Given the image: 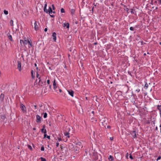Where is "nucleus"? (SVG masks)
<instances>
[{
  "mask_svg": "<svg viewBox=\"0 0 161 161\" xmlns=\"http://www.w3.org/2000/svg\"><path fill=\"white\" fill-rule=\"evenodd\" d=\"M46 78L47 77H46V79H44L43 78V75L39 77L38 78V79H39L38 82L39 85L41 86H43L45 85L46 84Z\"/></svg>",
  "mask_w": 161,
  "mask_h": 161,
  "instance_id": "f257e3e1",
  "label": "nucleus"
},
{
  "mask_svg": "<svg viewBox=\"0 0 161 161\" xmlns=\"http://www.w3.org/2000/svg\"><path fill=\"white\" fill-rule=\"evenodd\" d=\"M65 129V130L64 131V134L67 137L69 138L70 136H69L70 133L69 132L70 130V128L69 126H66Z\"/></svg>",
  "mask_w": 161,
  "mask_h": 161,
  "instance_id": "f03ea898",
  "label": "nucleus"
},
{
  "mask_svg": "<svg viewBox=\"0 0 161 161\" xmlns=\"http://www.w3.org/2000/svg\"><path fill=\"white\" fill-rule=\"evenodd\" d=\"M42 119V118L41 117L40 115H39L37 114L36 115V123H37L38 124H40L41 123Z\"/></svg>",
  "mask_w": 161,
  "mask_h": 161,
  "instance_id": "7ed1b4c3",
  "label": "nucleus"
},
{
  "mask_svg": "<svg viewBox=\"0 0 161 161\" xmlns=\"http://www.w3.org/2000/svg\"><path fill=\"white\" fill-rule=\"evenodd\" d=\"M20 108L23 113L26 112V109L25 106L22 103L20 104Z\"/></svg>",
  "mask_w": 161,
  "mask_h": 161,
  "instance_id": "20e7f679",
  "label": "nucleus"
},
{
  "mask_svg": "<svg viewBox=\"0 0 161 161\" xmlns=\"http://www.w3.org/2000/svg\"><path fill=\"white\" fill-rule=\"evenodd\" d=\"M53 82V89L55 91L57 92L58 90V89L59 88L58 87L56 86V80L55 79H54Z\"/></svg>",
  "mask_w": 161,
  "mask_h": 161,
  "instance_id": "39448f33",
  "label": "nucleus"
},
{
  "mask_svg": "<svg viewBox=\"0 0 161 161\" xmlns=\"http://www.w3.org/2000/svg\"><path fill=\"white\" fill-rule=\"evenodd\" d=\"M130 134L133 138H135L136 137V132L135 130H133L130 132Z\"/></svg>",
  "mask_w": 161,
  "mask_h": 161,
  "instance_id": "423d86ee",
  "label": "nucleus"
},
{
  "mask_svg": "<svg viewBox=\"0 0 161 161\" xmlns=\"http://www.w3.org/2000/svg\"><path fill=\"white\" fill-rule=\"evenodd\" d=\"M64 27H66V28L69 29V23H64L63 24Z\"/></svg>",
  "mask_w": 161,
  "mask_h": 161,
  "instance_id": "0eeeda50",
  "label": "nucleus"
},
{
  "mask_svg": "<svg viewBox=\"0 0 161 161\" xmlns=\"http://www.w3.org/2000/svg\"><path fill=\"white\" fill-rule=\"evenodd\" d=\"M18 68L19 70L21 71V62L19 61H18Z\"/></svg>",
  "mask_w": 161,
  "mask_h": 161,
  "instance_id": "6e6552de",
  "label": "nucleus"
},
{
  "mask_svg": "<svg viewBox=\"0 0 161 161\" xmlns=\"http://www.w3.org/2000/svg\"><path fill=\"white\" fill-rule=\"evenodd\" d=\"M34 29L36 31H37L38 30V26L36 21H35L34 23Z\"/></svg>",
  "mask_w": 161,
  "mask_h": 161,
  "instance_id": "1a4fd4ad",
  "label": "nucleus"
},
{
  "mask_svg": "<svg viewBox=\"0 0 161 161\" xmlns=\"http://www.w3.org/2000/svg\"><path fill=\"white\" fill-rule=\"evenodd\" d=\"M69 94L72 97H74V92L72 90H69L67 91Z\"/></svg>",
  "mask_w": 161,
  "mask_h": 161,
  "instance_id": "9d476101",
  "label": "nucleus"
},
{
  "mask_svg": "<svg viewBox=\"0 0 161 161\" xmlns=\"http://www.w3.org/2000/svg\"><path fill=\"white\" fill-rule=\"evenodd\" d=\"M56 33L55 32H54L52 34V36L53 37V40L54 42H55L56 40Z\"/></svg>",
  "mask_w": 161,
  "mask_h": 161,
  "instance_id": "9b49d317",
  "label": "nucleus"
},
{
  "mask_svg": "<svg viewBox=\"0 0 161 161\" xmlns=\"http://www.w3.org/2000/svg\"><path fill=\"white\" fill-rule=\"evenodd\" d=\"M24 45H26L27 44L28 38L26 37H24L23 38Z\"/></svg>",
  "mask_w": 161,
  "mask_h": 161,
  "instance_id": "f8f14e48",
  "label": "nucleus"
},
{
  "mask_svg": "<svg viewBox=\"0 0 161 161\" xmlns=\"http://www.w3.org/2000/svg\"><path fill=\"white\" fill-rule=\"evenodd\" d=\"M7 36H8V39L11 41H13V39H12V36L9 34V33H8V34H7Z\"/></svg>",
  "mask_w": 161,
  "mask_h": 161,
  "instance_id": "ddd939ff",
  "label": "nucleus"
},
{
  "mask_svg": "<svg viewBox=\"0 0 161 161\" xmlns=\"http://www.w3.org/2000/svg\"><path fill=\"white\" fill-rule=\"evenodd\" d=\"M0 117L3 120H4L6 118V115L5 114L1 115Z\"/></svg>",
  "mask_w": 161,
  "mask_h": 161,
  "instance_id": "4468645a",
  "label": "nucleus"
},
{
  "mask_svg": "<svg viewBox=\"0 0 161 161\" xmlns=\"http://www.w3.org/2000/svg\"><path fill=\"white\" fill-rule=\"evenodd\" d=\"M108 158L110 161H112L114 160L113 157L111 155H109Z\"/></svg>",
  "mask_w": 161,
  "mask_h": 161,
  "instance_id": "2eb2a0df",
  "label": "nucleus"
},
{
  "mask_svg": "<svg viewBox=\"0 0 161 161\" xmlns=\"http://www.w3.org/2000/svg\"><path fill=\"white\" fill-rule=\"evenodd\" d=\"M48 12L49 14H52L53 13V11L51 7H49V8L48 13Z\"/></svg>",
  "mask_w": 161,
  "mask_h": 161,
  "instance_id": "dca6fc26",
  "label": "nucleus"
},
{
  "mask_svg": "<svg viewBox=\"0 0 161 161\" xmlns=\"http://www.w3.org/2000/svg\"><path fill=\"white\" fill-rule=\"evenodd\" d=\"M46 132H47L46 130V129H45L44 130L43 132L42 133H44V138H46Z\"/></svg>",
  "mask_w": 161,
  "mask_h": 161,
  "instance_id": "f3484780",
  "label": "nucleus"
},
{
  "mask_svg": "<svg viewBox=\"0 0 161 161\" xmlns=\"http://www.w3.org/2000/svg\"><path fill=\"white\" fill-rule=\"evenodd\" d=\"M75 9H71V13L72 15H73L75 14Z\"/></svg>",
  "mask_w": 161,
  "mask_h": 161,
  "instance_id": "a211bd4d",
  "label": "nucleus"
},
{
  "mask_svg": "<svg viewBox=\"0 0 161 161\" xmlns=\"http://www.w3.org/2000/svg\"><path fill=\"white\" fill-rule=\"evenodd\" d=\"M29 39V38H28L27 43L30 45L31 47L32 46V43L31 42H30Z\"/></svg>",
  "mask_w": 161,
  "mask_h": 161,
  "instance_id": "6ab92c4d",
  "label": "nucleus"
},
{
  "mask_svg": "<svg viewBox=\"0 0 161 161\" xmlns=\"http://www.w3.org/2000/svg\"><path fill=\"white\" fill-rule=\"evenodd\" d=\"M123 5V6H124V7L125 8V10H126V12H127L128 13H129V12H128V11L129 10V9L128 8H127L126 7V6L125 5Z\"/></svg>",
  "mask_w": 161,
  "mask_h": 161,
  "instance_id": "aec40b11",
  "label": "nucleus"
},
{
  "mask_svg": "<svg viewBox=\"0 0 161 161\" xmlns=\"http://www.w3.org/2000/svg\"><path fill=\"white\" fill-rule=\"evenodd\" d=\"M76 144L77 146H82V143L80 142H76Z\"/></svg>",
  "mask_w": 161,
  "mask_h": 161,
  "instance_id": "412c9836",
  "label": "nucleus"
},
{
  "mask_svg": "<svg viewBox=\"0 0 161 161\" xmlns=\"http://www.w3.org/2000/svg\"><path fill=\"white\" fill-rule=\"evenodd\" d=\"M96 98V99H95V100L96 101H97V102H98V100H100V99H99L97 97V96H94L93 97V98Z\"/></svg>",
  "mask_w": 161,
  "mask_h": 161,
  "instance_id": "4be33fe9",
  "label": "nucleus"
},
{
  "mask_svg": "<svg viewBox=\"0 0 161 161\" xmlns=\"http://www.w3.org/2000/svg\"><path fill=\"white\" fill-rule=\"evenodd\" d=\"M33 70H31V74L32 78H35V75H33Z\"/></svg>",
  "mask_w": 161,
  "mask_h": 161,
  "instance_id": "5701e85b",
  "label": "nucleus"
},
{
  "mask_svg": "<svg viewBox=\"0 0 161 161\" xmlns=\"http://www.w3.org/2000/svg\"><path fill=\"white\" fill-rule=\"evenodd\" d=\"M160 107H161V105H158L157 106V108L159 110V111L161 110V108H160Z\"/></svg>",
  "mask_w": 161,
  "mask_h": 161,
  "instance_id": "b1692460",
  "label": "nucleus"
},
{
  "mask_svg": "<svg viewBox=\"0 0 161 161\" xmlns=\"http://www.w3.org/2000/svg\"><path fill=\"white\" fill-rule=\"evenodd\" d=\"M43 117L44 118H46L47 117V114L46 113H43Z\"/></svg>",
  "mask_w": 161,
  "mask_h": 161,
  "instance_id": "393cba45",
  "label": "nucleus"
},
{
  "mask_svg": "<svg viewBox=\"0 0 161 161\" xmlns=\"http://www.w3.org/2000/svg\"><path fill=\"white\" fill-rule=\"evenodd\" d=\"M13 20H11L10 22V24L11 26H13Z\"/></svg>",
  "mask_w": 161,
  "mask_h": 161,
  "instance_id": "a878e982",
  "label": "nucleus"
},
{
  "mask_svg": "<svg viewBox=\"0 0 161 161\" xmlns=\"http://www.w3.org/2000/svg\"><path fill=\"white\" fill-rule=\"evenodd\" d=\"M3 12H4V13L5 15H7L8 14V11L5 10H4Z\"/></svg>",
  "mask_w": 161,
  "mask_h": 161,
  "instance_id": "bb28decb",
  "label": "nucleus"
},
{
  "mask_svg": "<svg viewBox=\"0 0 161 161\" xmlns=\"http://www.w3.org/2000/svg\"><path fill=\"white\" fill-rule=\"evenodd\" d=\"M4 94H1L0 95V98H1L2 99V100H3L4 98Z\"/></svg>",
  "mask_w": 161,
  "mask_h": 161,
  "instance_id": "cd10ccee",
  "label": "nucleus"
},
{
  "mask_svg": "<svg viewBox=\"0 0 161 161\" xmlns=\"http://www.w3.org/2000/svg\"><path fill=\"white\" fill-rule=\"evenodd\" d=\"M40 159L41 160V161H46L45 158L43 157H42L40 158Z\"/></svg>",
  "mask_w": 161,
  "mask_h": 161,
  "instance_id": "c85d7f7f",
  "label": "nucleus"
},
{
  "mask_svg": "<svg viewBox=\"0 0 161 161\" xmlns=\"http://www.w3.org/2000/svg\"><path fill=\"white\" fill-rule=\"evenodd\" d=\"M61 13H64L65 12V10L63 8H62L60 10Z\"/></svg>",
  "mask_w": 161,
  "mask_h": 161,
  "instance_id": "c756f323",
  "label": "nucleus"
},
{
  "mask_svg": "<svg viewBox=\"0 0 161 161\" xmlns=\"http://www.w3.org/2000/svg\"><path fill=\"white\" fill-rule=\"evenodd\" d=\"M130 10H131V11H130V12L132 14H135V12H134V11H135V10H134L133 9H131Z\"/></svg>",
  "mask_w": 161,
  "mask_h": 161,
  "instance_id": "7c9ffc66",
  "label": "nucleus"
},
{
  "mask_svg": "<svg viewBox=\"0 0 161 161\" xmlns=\"http://www.w3.org/2000/svg\"><path fill=\"white\" fill-rule=\"evenodd\" d=\"M27 147H28V148L29 149H30L31 150L32 149V148L31 146H30L29 145H28L27 146Z\"/></svg>",
  "mask_w": 161,
  "mask_h": 161,
  "instance_id": "2f4dec72",
  "label": "nucleus"
},
{
  "mask_svg": "<svg viewBox=\"0 0 161 161\" xmlns=\"http://www.w3.org/2000/svg\"><path fill=\"white\" fill-rule=\"evenodd\" d=\"M130 29L131 31H133L134 30V28L132 27H130Z\"/></svg>",
  "mask_w": 161,
  "mask_h": 161,
  "instance_id": "473e14b6",
  "label": "nucleus"
},
{
  "mask_svg": "<svg viewBox=\"0 0 161 161\" xmlns=\"http://www.w3.org/2000/svg\"><path fill=\"white\" fill-rule=\"evenodd\" d=\"M41 150L42 151H44V148L43 146L41 147Z\"/></svg>",
  "mask_w": 161,
  "mask_h": 161,
  "instance_id": "72a5a7b5",
  "label": "nucleus"
},
{
  "mask_svg": "<svg viewBox=\"0 0 161 161\" xmlns=\"http://www.w3.org/2000/svg\"><path fill=\"white\" fill-rule=\"evenodd\" d=\"M144 87H146V88H147L148 87V85L147 84V83L146 82L145 84Z\"/></svg>",
  "mask_w": 161,
  "mask_h": 161,
  "instance_id": "f704fd0d",
  "label": "nucleus"
},
{
  "mask_svg": "<svg viewBox=\"0 0 161 161\" xmlns=\"http://www.w3.org/2000/svg\"><path fill=\"white\" fill-rule=\"evenodd\" d=\"M43 9H44V12H46V13H48V11L47 10V9L46 8V9H45V8H44Z\"/></svg>",
  "mask_w": 161,
  "mask_h": 161,
  "instance_id": "c9c22d12",
  "label": "nucleus"
},
{
  "mask_svg": "<svg viewBox=\"0 0 161 161\" xmlns=\"http://www.w3.org/2000/svg\"><path fill=\"white\" fill-rule=\"evenodd\" d=\"M60 148H61V151H63V149H64L63 147L62 146V145H60Z\"/></svg>",
  "mask_w": 161,
  "mask_h": 161,
  "instance_id": "e433bc0d",
  "label": "nucleus"
},
{
  "mask_svg": "<svg viewBox=\"0 0 161 161\" xmlns=\"http://www.w3.org/2000/svg\"><path fill=\"white\" fill-rule=\"evenodd\" d=\"M141 45H144V44H146V43L145 42H143L142 41L141 42Z\"/></svg>",
  "mask_w": 161,
  "mask_h": 161,
  "instance_id": "4c0bfd02",
  "label": "nucleus"
},
{
  "mask_svg": "<svg viewBox=\"0 0 161 161\" xmlns=\"http://www.w3.org/2000/svg\"><path fill=\"white\" fill-rule=\"evenodd\" d=\"M20 42L21 45H22V43H23L24 44L23 40H20Z\"/></svg>",
  "mask_w": 161,
  "mask_h": 161,
  "instance_id": "58836bf2",
  "label": "nucleus"
},
{
  "mask_svg": "<svg viewBox=\"0 0 161 161\" xmlns=\"http://www.w3.org/2000/svg\"><path fill=\"white\" fill-rule=\"evenodd\" d=\"M47 83L48 85H49L50 83V81L49 80H47Z\"/></svg>",
  "mask_w": 161,
  "mask_h": 161,
  "instance_id": "ea45409f",
  "label": "nucleus"
},
{
  "mask_svg": "<svg viewBox=\"0 0 161 161\" xmlns=\"http://www.w3.org/2000/svg\"><path fill=\"white\" fill-rule=\"evenodd\" d=\"M161 158V156H158L157 159V160H158Z\"/></svg>",
  "mask_w": 161,
  "mask_h": 161,
  "instance_id": "a19ab883",
  "label": "nucleus"
},
{
  "mask_svg": "<svg viewBox=\"0 0 161 161\" xmlns=\"http://www.w3.org/2000/svg\"><path fill=\"white\" fill-rule=\"evenodd\" d=\"M130 158L131 159H133V158L132 156V155H131V154H130Z\"/></svg>",
  "mask_w": 161,
  "mask_h": 161,
  "instance_id": "79ce46f5",
  "label": "nucleus"
},
{
  "mask_svg": "<svg viewBox=\"0 0 161 161\" xmlns=\"http://www.w3.org/2000/svg\"><path fill=\"white\" fill-rule=\"evenodd\" d=\"M46 137L49 140H50V136H47L46 135Z\"/></svg>",
  "mask_w": 161,
  "mask_h": 161,
  "instance_id": "37998d69",
  "label": "nucleus"
},
{
  "mask_svg": "<svg viewBox=\"0 0 161 161\" xmlns=\"http://www.w3.org/2000/svg\"><path fill=\"white\" fill-rule=\"evenodd\" d=\"M109 139L110 140L113 141L114 140V137H110Z\"/></svg>",
  "mask_w": 161,
  "mask_h": 161,
  "instance_id": "c03bdc74",
  "label": "nucleus"
},
{
  "mask_svg": "<svg viewBox=\"0 0 161 161\" xmlns=\"http://www.w3.org/2000/svg\"><path fill=\"white\" fill-rule=\"evenodd\" d=\"M55 158L56 156L55 155H54V158L53 159L52 161H55Z\"/></svg>",
  "mask_w": 161,
  "mask_h": 161,
  "instance_id": "a18cd8bd",
  "label": "nucleus"
},
{
  "mask_svg": "<svg viewBox=\"0 0 161 161\" xmlns=\"http://www.w3.org/2000/svg\"><path fill=\"white\" fill-rule=\"evenodd\" d=\"M37 74H36V77L37 78H39V77H39V74H38V73L37 72Z\"/></svg>",
  "mask_w": 161,
  "mask_h": 161,
  "instance_id": "49530a36",
  "label": "nucleus"
},
{
  "mask_svg": "<svg viewBox=\"0 0 161 161\" xmlns=\"http://www.w3.org/2000/svg\"><path fill=\"white\" fill-rule=\"evenodd\" d=\"M47 6V3H46L45 4L44 7V8H45V9H46V8Z\"/></svg>",
  "mask_w": 161,
  "mask_h": 161,
  "instance_id": "de8ad7c7",
  "label": "nucleus"
},
{
  "mask_svg": "<svg viewBox=\"0 0 161 161\" xmlns=\"http://www.w3.org/2000/svg\"><path fill=\"white\" fill-rule=\"evenodd\" d=\"M59 143L58 142H57L56 143V146L58 147L59 146Z\"/></svg>",
  "mask_w": 161,
  "mask_h": 161,
  "instance_id": "09e8293b",
  "label": "nucleus"
},
{
  "mask_svg": "<svg viewBox=\"0 0 161 161\" xmlns=\"http://www.w3.org/2000/svg\"><path fill=\"white\" fill-rule=\"evenodd\" d=\"M52 8H53V10H54L55 9V8H54V5L53 4H52Z\"/></svg>",
  "mask_w": 161,
  "mask_h": 161,
  "instance_id": "8fccbe9b",
  "label": "nucleus"
},
{
  "mask_svg": "<svg viewBox=\"0 0 161 161\" xmlns=\"http://www.w3.org/2000/svg\"><path fill=\"white\" fill-rule=\"evenodd\" d=\"M92 120H93L92 121H93V120H94L95 121H96V120L94 118H92Z\"/></svg>",
  "mask_w": 161,
  "mask_h": 161,
  "instance_id": "3c124183",
  "label": "nucleus"
},
{
  "mask_svg": "<svg viewBox=\"0 0 161 161\" xmlns=\"http://www.w3.org/2000/svg\"><path fill=\"white\" fill-rule=\"evenodd\" d=\"M136 91L137 92H139L140 91V90L139 89H137Z\"/></svg>",
  "mask_w": 161,
  "mask_h": 161,
  "instance_id": "603ef678",
  "label": "nucleus"
},
{
  "mask_svg": "<svg viewBox=\"0 0 161 161\" xmlns=\"http://www.w3.org/2000/svg\"><path fill=\"white\" fill-rule=\"evenodd\" d=\"M128 153H126V158H128Z\"/></svg>",
  "mask_w": 161,
  "mask_h": 161,
  "instance_id": "864d4df0",
  "label": "nucleus"
},
{
  "mask_svg": "<svg viewBox=\"0 0 161 161\" xmlns=\"http://www.w3.org/2000/svg\"><path fill=\"white\" fill-rule=\"evenodd\" d=\"M107 128L108 129H110L111 128V126L109 125H108L107 126Z\"/></svg>",
  "mask_w": 161,
  "mask_h": 161,
  "instance_id": "5fc2aeb1",
  "label": "nucleus"
},
{
  "mask_svg": "<svg viewBox=\"0 0 161 161\" xmlns=\"http://www.w3.org/2000/svg\"><path fill=\"white\" fill-rule=\"evenodd\" d=\"M47 31V28H45V29H44V31L45 32H46Z\"/></svg>",
  "mask_w": 161,
  "mask_h": 161,
  "instance_id": "6e6d98bb",
  "label": "nucleus"
},
{
  "mask_svg": "<svg viewBox=\"0 0 161 161\" xmlns=\"http://www.w3.org/2000/svg\"><path fill=\"white\" fill-rule=\"evenodd\" d=\"M49 88H50L51 90V89H52V85H49Z\"/></svg>",
  "mask_w": 161,
  "mask_h": 161,
  "instance_id": "4d7b16f0",
  "label": "nucleus"
},
{
  "mask_svg": "<svg viewBox=\"0 0 161 161\" xmlns=\"http://www.w3.org/2000/svg\"><path fill=\"white\" fill-rule=\"evenodd\" d=\"M133 104L135 105L136 106H137L136 104L135 103V101L134 102Z\"/></svg>",
  "mask_w": 161,
  "mask_h": 161,
  "instance_id": "13d9d810",
  "label": "nucleus"
},
{
  "mask_svg": "<svg viewBox=\"0 0 161 161\" xmlns=\"http://www.w3.org/2000/svg\"><path fill=\"white\" fill-rule=\"evenodd\" d=\"M34 107H35V109H36V107H37L36 105H34Z\"/></svg>",
  "mask_w": 161,
  "mask_h": 161,
  "instance_id": "bf43d9fd",
  "label": "nucleus"
},
{
  "mask_svg": "<svg viewBox=\"0 0 161 161\" xmlns=\"http://www.w3.org/2000/svg\"><path fill=\"white\" fill-rule=\"evenodd\" d=\"M58 140L59 141H61V139L60 138H58Z\"/></svg>",
  "mask_w": 161,
  "mask_h": 161,
  "instance_id": "052dcab7",
  "label": "nucleus"
},
{
  "mask_svg": "<svg viewBox=\"0 0 161 161\" xmlns=\"http://www.w3.org/2000/svg\"><path fill=\"white\" fill-rule=\"evenodd\" d=\"M44 129H41V131H42V133H43V131H44Z\"/></svg>",
  "mask_w": 161,
  "mask_h": 161,
  "instance_id": "680f3d73",
  "label": "nucleus"
},
{
  "mask_svg": "<svg viewBox=\"0 0 161 161\" xmlns=\"http://www.w3.org/2000/svg\"><path fill=\"white\" fill-rule=\"evenodd\" d=\"M58 89H59V92H61L62 91V90L61 89H59V88Z\"/></svg>",
  "mask_w": 161,
  "mask_h": 161,
  "instance_id": "e2e57ef3",
  "label": "nucleus"
},
{
  "mask_svg": "<svg viewBox=\"0 0 161 161\" xmlns=\"http://www.w3.org/2000/svg\"><path fill=\"white\" fill-rule=\"evenodd\" d=\"M159 114H160V117L161 118V110L159 111Z\"/></svg>",
  "mask_w": 161,
  "mask_h": 161,
  "instance_id": "0e129e2a",
  "label": "nucleus"
},
{
  "mask_svg": "<svg viewBox=\"0 0 161 161\" xmlns=\"http://www.w3.org/2000/svg\"><path fill=\"white\" fill-rule=\"evenodd\" d=\"M50 15L51 17H53L54 16L53 15Z\"/></svg>",
  "mask_w": 161,
  "mask_h": 161,
  "instance_id": "69168bd1",
  "label": "nucleus"
},
{
  "mask_svg": "<svg viewBox=\"0 0 161 161\" xmlns=\"http://www.w3.org/2000/svg\"><path fill=\"white\" fill-rule=\"evenodd\" d=\"M42 104L39 105V107H40L41 108V107H42Z\"/></svg>",
  "mask_w": 161,
  "mask_h": 161,
  "instance_id": "338daca9",
  "label": "nucleus"
},
{
  "mask_svg": "<svg viewBox=\"0 0 161 161\" xmlns=\"http://www.w3.org/2000/svg\"><path fill=\"white\" fill-rule=\"evenodd\" d=\"M159 2L161 4V0H158Z\"/></svg>",
  "mask_w": 161,
  "mask_h": 161,
  "instance_id": "774afa93",
  "label": "nucleus"
}]
</instances>
